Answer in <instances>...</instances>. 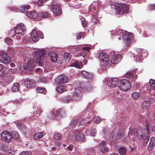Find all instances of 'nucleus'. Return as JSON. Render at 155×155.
I'll return each mask as SVG.
<instances>
[{
  "label": "nucleus",
  "mask_w": 155,
  "mask_h": 155,
  "mask_svg": "<svg viewBox=\"0 0 155 155\" xmlns=\"http://www.w3.org/2000/svg\"><path fill=\"white\" fill-rule=\"evenodd\" d=\"M82 63L81 62L76 61L72 64V66L78 68H80L82 67Z\"/></svg>",
  "instance_id": "nucleus-33"
},
{
  "label": "nucleus",
  "mask_w": 155,
  "mask_h": 155,
  "mask_svg": "<svg viewBox=\"0 0 155 155\" xmlns=\"http://www.w3.org/2000/svg\"><path fill=\"white\" fill-rule=\"evenodd\" d=\"M81 22L82 25L83 26L85 27L87 26V23L84 18H81Z\"/></svg>",
  "instance_id": "nucleus-49"
},
{
  "label": "nucleus",
  "mask_w": 155,
  "mask_h": 155,
  "mask_svg": "<svg viewBox=\"0 0 155 155\" xmlns=\"http://www.w3.org/2000/svg\"><path fill=\"white\" fill-rule=\"evenodd\" d=\"M116 78H111L110 80L108 81L107 84L108 86L111 87H115L118 83L117 81L116 80Z\"/></svg>",
  "instance_id": "nucleus-25"
},
{
  "label": "nucleus",
  "mask_w": 155,
  "mask_h": 155,
  "mask_svg": "<svg viewBox=\"0 0 155 155\" xmlns=\"http://www.w3.org/2000/svg\"><path fill=\"white\" fill-rule=\"evenodd\" d=\"M149 137L148 136H147L146 138L144 140L143 142V145L144 146H146L147 143L148 142L149 140Z\"/></svg>",
  "instance_id": "nucleus-51"
},
{
  "label": "nucleus",
  "mask_w": 155,
  "mask_h": 155,
  "mask_svg": "<svg viewBox=\"0 0 155 155\" xmlns=\"http://www.w3.org/2000/svg\"><path fill=\"white\" fill-rule=\"evenodd\" d=\"M80 48L79 47H77L76 48L73 47L71 48V50H72L73 51H77L80 50Z\"/></svg>",
  "instance_id": "nucleus-57"
},
{
  "label": "nucleus",
  "mask_w": 155,
  "mask_h": 155,
  "mask_svg": "<svg viewBox=\"0 0 155 155\" xmlns=\"http://www.w3.org/2000/svg\"><path fill=\"white\" fill-rule=\"evenodd\" d=\"M124 136L123 132L119 133L117 136V138L118 139H121Z\"/></svg>",
  "instance_id": "nucleus-54"
},
{
  "label": "nucleus",
  "mask_w": 155,
  "mask_h": 155,
  "mask_svg": "<svg viewBox=\"0 0 155 155\" xmlns=\"http://www.w3.org/2000/svg\"><path fill=\"white\" fill-rule=\"evenodd\" d=\"M39 15L41 17L44 18H48L49 16V14L47 12L40 13Z\"/></svg>",
  "instance_id": "nucleus-39"
},
{
  "label": "nucleus",
  "mask_w": 155,
  "mask_h": 155,
  "mask_svg": "<svg viewBox=\"0 0 155 155\" xmlns=\"http://www.w3.org/2000/svg\"><path fill=\"white\" fill-rule=\"evenodd\" d=\"M2 140L6 142H10L12 140V136L9 132L7 131H4L1 134Z\"/></svg>",
  "instance_id": "nucleus-11"
},
{
  "label": "nucleus",
  "mask_w": 155,
  "mask_h": 155,
  "mask_svg": "<svg viewBox=\"0 0 155 155\" xmlns=\"http://www.w3.org/2000/svg\"><path fill=\"white\" fill-rule=\"evenodd\" d=\"M45 89L44 88L38 87L37 88V91L38 93H42L45 91Z\"/></svg>",
  "instance_id": "nucleus-52"
},
{
  "label": "nucleus",
  "mask_w": 155,
  "mask_h": 155,
  "mask_svg": "<svg viewBox=\"0 0 155 155\" xmlns=\"http://www.w3.org/2000/svg\"><path fill=\"white\" fill-rule=\"evenodd\" d=\"M64 58L66 62H68L71 59V55L69 54H65Z\"/></svg>",
  "instance_id": "nucleus-43"
},
{
  "label": "nucleus",
  "mask_w": 155,
  "mask_h": 155,
  "mask_svg": "<svg viewBox=\"0 0 155 155\" xmlns=\"http://www.w3.org/2000/svg\"><path fill=\"white\" fill-rule=\"evenodd\" d=\"M44 136V134L42 132H40L35 134L33 136L34 140H38Z\"/></svg>",
  "instance_id": "nucleus-29"
},
{
  "label": "nucleus",
  "mask_w": 155,
  "mask_h": 155,
  "mask_svg": "<svg viewBox=\"0 0 155 155\" xmlns=\"http://www.w3.org/2000/svg\"><path fill=\"white\" fill-rule=\"evenodd\" d=\"M12 137L14 139L18 140L19 139V136L17 132H14L12 133Z\"/></svg>",
  "instance_id": "nucleus-48"
},
{
  "label": "nucleus",
  "mask_w": 155,
  "mask_h": 155,
  "mask_svg": "<svg viewBox=\"0 0 155 155\" xmlns=\"http://www.w3.org/2000/svg\"><path fill=\"white\" fill-rule=\"evenodd\" d=\"M88 121L86 118H81L78 119L77 120L74 121V120L72 121L71 122V124L72 127L75 126V125L79 123V124L81 125H85L87 124L88 122Z\"/></svg>",
  "instance_id": "nucleus-16"
},
{
  "label": "nucleus",
  "mask_w": 155,
  "mask_h": 155,
  "mask_svg": "<svg viewBox=\"0 0 155 155\" xmlns=\"http://www.w3.org/2000/svg\"><path fill=\"white\" fill-rule=\"evenodd\" d=\"M50 9L54 14V16H57L60 15L61 12L60 8L56 5H53L51 6Z\"/></svg>",
  "instance_id": "nucleus-17"
},
{
  "label": "nucleus",
  "mask_w": 155,
  "mask_h": 155,
  "mask_svg": "<svg viewBox=\"0 0 155 155\" xmlns=\"http://www.w3.org/2000/svg\"><path fill=\"white\" fill-rule=\"evenodd\" d=\"M101 120V119L98 118H97V119L95 120H94V122L98 124L100 122Z\"/></svg>",
  "instance_id": "nucleus-62"
},
{
  "label": "nucleus",
  "mask_w": 155,
  "mask_h": 155,
  "mask_svg": "<svg viewBox=\"0 0 155 155\" xmlns=\"http://www.w3.org/2000/svg\"><path fill=\"white\" fill-rule=\"evenodd\" d=\"M51 60L52 62H54L57 60V55L55 54H53L52 55L50 56Z\"/></svg>",
  "instance_id": "nucleus-41"
},
{
  "label": "nucleus",
  "mask_w": 155,
  "mask_h": 155,
  "mask_svg": "<svg viewBox=\"0 0 155 155\" xmlns=\"http://www.w3.org/2000/svg\"><path fill=\"white\" fill-rule=\"evenodd\" d=\"M139 131H138L137 132V135L139 138H144L145 136V134L144 131H143L142 132V133L139 132Z\"/></svg>",
  "instance_id": "nucleus-37"
},
{
  "label": "nucleus",
  "mask_w": 155,
  "mask_h": 155,
  "mask_svg": "<svg viewBox=\"0 0 155 155\" xmlns=\"http://www.w3.org/2000/svg\"><path fill=\"white\" fill-rule=\"evenodd\" d=\"M26 15L31 18H36L38 17L37 12L34 11L26 12Z\"/></svg>",
  "instance_id": "nucleus-24"
},
{
  "label": "nucleus",
  "mask_w": 155,
  "mask_h": 155,
  "mask_svg": "<svg viewBox=\"0 0 155 155\" xmlns=\"http://www.w3.org/2000/svg\"><path fill=\"white\" fill-rule=\"evenodd\" d=\"M72 100V99L69 97H67L64 98L63 101L65 102L68 103Z\"/></svg>",
  "instance_id": "nucleus-53"
},
{
  "label": "nucleus",
  "mask_w": 155,
  "mask_h": 155,
  "mask_svg": "<svg viewBox=\"0 0 155 155\" xmlns=\"http://www.w3.org/2000/svg\"><path fill=\"white\" fill-rule=\"evenodd\" d=\"M106 142L105 140H103L99 144V148L102 153H105L107 152L108 149L107 147L105 146Z\"/></svg>",
  "instance_id": "nucleus-22"
},
{
  "label": "nucleus",
  "mask_w": 155,
  "mask_h": 155,
  "mask_svg": "<svg viewBox=\"0 0 155 155\" xmlns=\"http://www.w3.org/2000/svg\"><path fill=\"white\" fill-rule=\"evenodd\" d=\"M99 58L102 65L107 66L109 62V58L108 55L104 52H102L99 54Z\"/></svg>",
  "instance_id": "nucleus-3"
},
{
  "label": "nucleus",
  "mask_w": 155,
  "mask_h": 155,
  "mask_svg": "<svg viewBox=\"0 0 155 155\" xmlns=\"http://www.w3.org/2000/svg\"><path fill=\"white\" fill-rule=\"evenodd\" d=\"M150 84L151 87L155 90V80L150 79Z\"/></svg>",
  "instance_id": "nucleus-42"
},
{
  "label": "nucleus",
  "mask_w": 155,
  "mask_h": 155,
  "mask_svg": "<svg viewBox=\"0 0 155 155\" xmlns=\"http://www.w3.org/2000/svg\"><path fill=\"white\" fill-rule=\"evenodd\" d=\"M45 54V51L42 49H38L35 51V61L38 64V65L41 66L42 65L43 61L45 58L44 54Z\"/></svg>",
  "instance_id": "nucleus-1"
},
{
  "label": "nucleus",
  "mask_w": 155,
  "mask_h": 155,
  "mask_svg": "<svg viewBox=\"0 0 155 155\" xmlns=\"http://www.w3.org/2000/svg\"><path fill=\"white\" fill-rule=\"evenodd\" d=\"M80 74L84 77L88 79H92L94 76L93 74L85 71H82L80 73Z\"/></svg>",
  "instance_id": "nucleus-21"
},
{
  "label": "nucleus",
  "mask_w": 155,
  "mask_h": 155,
  "mask_svg": "<svg viewBox=\"0 0 155 155\" xmlns=\"http://www.w3.org/2000/svg\"><path fill=\"white\" fill-rule=\"evenodd\" d=\"M73 149V146L72 145H69L67 147L68 150L70 151H71Z\"/></svg>",
  "instance_id": "nucleus-60"
},
{
  "label": "nucleus",
  "mask_w": 155,
  "mask_h": 155,
  "mask_svg": "<svg viewBox=\"0 0 155 155\" xmlns=\"http://www.w3.org/2000/svg\"><path fill=\"white\" fill-rule=\"evenodd\" d=\"M14 103L16 107L19 106L21 105L20 103L18 101H15V102H14Z\"/></svg>",
  "instance_id": "nucleus-63"
},
{
  "label": "nucleus",
  "mask_w": 155,
  "mask_h": 155,
  "mask_svg": "<svg viewBox=\"0 0 155 155\" xmlns=\"http://www.w3.org/2000/svg\"><path fill=\"white\" fill-rule=\"evenodd\" d=\"M81 88L78 87L75 89L73 93V98L75 101H78L81 99L82 97Z\"/></svg>",
  "instance_id": "nucleus-14"
},
{
  "label": "nucleus",
  "mask_w": 155,
  "mask_h": 155,
  "mask_svg": "<svg viewBox=\"0 0 155 155\" xmlns=\"http://www.w3.org/2000/svg\"><path fill=\"white\" fill-rule=\"evenodd\" d=\"M25 30V26L23 23H20L16 26L15 28L14 31L16 34L21 35Z\"/></svg>",
  "instance_id": "nucleus-12"
},
{
  "label": "nucleus",
  "mask_w": 155,
  "mask_h": 155,
  "mask_svg": "<svg viewBox=\"0 0 155 155\" xmlns=\"http://www.w3.org/2000/svg\"><path fill=\"white\" fill-rule=\"evenodd\" d=\"M143 51L141 49L138 48L137 49L136 53L137 57L136 59L138 60L139 62L142 61V60L143 59Z\"/></svg>",
  "instance_id": "nucleus-20"
},
{
  "label": "nucleus",
  "mask_w": 155,
  "mask_h": 155,
  "mask_svg": "<svg viewBox=\"0 0 155 155\" xmlns=\"http://www.w3.org/2000/svg\"><path fill=\"white\" fill-rule=\"evenodd\" d=\"M24 61L25 65L24 66L25 70H26V72H28V71L32 70L35 68V62L33 61L30 60L29 61L28 58V57H24Z\"/></svg>",
  "instance_id": "nucleus-2"
},
{
  "label": "nucleus",
  "mask_w": 155,
  "mask_h": 155,
  "mask_svg": "<svg viewBox=\"0 0 155 155\" xmlns=\"http://www.w3.org/2000/svg\"><path fill=\"white\" fill-rule=\"evenodd\" d=\"M122 35V38L124 41V43L127 46L129 45L132 40V36L130 33L125 32V34L123 33Z\"/></svg>",
  "instance_id": "nucleus-8"
},
{
  "label": "nucleus",
  "mask_w": 155,
  "mask_h": 155,
  "mask_svg": "<svg viewBox=\"0 0 155 155\" xmlns=\"http://www.w3.org/2000/svg\"><path fill=\"white\" fill-rule=\"evenodd\" d=\"M10 9L13 11L16 12L17 11L18 9V8L15 7V6L12 7H11V8H10Z\"/></svg>",
  "instance_id": "nucleus-58"
},
{
  "label": "nucleus",
  "mask_w": 155,
  "mask_h": 155,
  "mask_svg": "<svg viewBox=\"0 0 155 155\" xmlns=\"http://www.w3.org/2000/svg\"><path fill=\"white\" fill-rule=\"evenodd\" d=\"M20 155H32V153L30 151H23L20 153Z\"/></svg>",
  "instance_id": "nucleus-50"
},
{
  "label": "nucleus",
  "mask_w": 155,
  "mask_h": 155,
  "mask_svg": "<svg viewBox=\"0 0 155 155\" xmlns=\"http://www.w3.org/2000/svg\"><path fill=\"white\" fill-rule=\"evenodd\" d=\"M127 4L122 3L119 5L117 14H126L128 11L129 8Z\"/></svg>",
  "instance_id": "nucleus-9"
},
{
  "label": "nucleus",
  "mask_w": 155,
  "mask_h": 155,
  "mask_svg": "<svg viewBox=\"0 0 155 155\" xmlns=\"http://www.w3.org/2000/svg\"><path fill=\"white\" fill-rule=\"evenodd\" d=\"M118 151L120 155H125L127 152L126 148L124 147H121Z\"/></svg>",
  "instance_id": "nucleus-34"
},
{
  "label": "nucleus",
  "mask_w": 155,
  "mask_h": 155,
  "mask_svg": "<svg viewBox=\"0 0 155 155\" xmlns=\"http://www.w3.org/2000/svg\"><path fill=\"white\" fill-rule=\"evenodd\" d=\"M54 138L56 140H59L61 138V135L59 133L55 134L54 135Z\"/></svg>",
  "instance_id": "nucleus-38"
},
{
  "label": "nucleus",
  "mask_w": 155,
  "mask_h": 155,
  "mask_svg": "<svg viewBox=\"0 0 155 155\" xmlns=\"http://www.w3.org/2000/svg\"><path fill=\"white\" fill-rule=\"evenodd\" d=\"M134 72L133 71H129L127 73L126 76L129 78H136L137 77V75H134Z\"/></svg>",
  "instance_id": "nucleus-32"
},
{
  "label": "nucleus",
  "mask_w": 155,
  "mask_h": 155,
  "mask_svg": "<svg viewBox=\"0 0 155 155\" xmlns=\"http://www.w3.org/2000/svg\"><path fill=\"white\" fill-rule=\"evenodd\" d=\"M68 81V78L66 76L61 75L58 76L56 80V83L58 85H64Z\"/></svg>",
  "instance_id": "nucleus-13"
},
{
  "label": "nucleus",
  "mask_w": 155,
  "mask_h": 155,
  "mask_svg": "<svg viewBox=\"0 0 155 155\" xmlns=\"http://www.w3.org/2000/svg\"><path fill=\"white\" fill-rule=\"evenodd\" d=\"M131 95L132 97L134 98V100L138 99L140 97L139 93L137 92H135L132 93Z\"/></svg>",
  "instance_id": "nucleus-40"
},
{
  "label": "nucleus",
  "mask_w": 155,
  "mask_h": 155,
  "mask_svg": "<svg viewBox=\"0 0 155 155\" xmlns=\"http://www.w3.org/2000/svg\"><path fill=\"white\" fill-rule=\"evenodd\" d=\"M83 35V33L80 32L76 35L77 38L80 39L81 38L82 36Z\"/></svg>",
  "instance_id": "nucleus-55"
},
{
  "label": "nucleus",
  "mask_w": 155,
  "mask_h": 155,
  "mask_svg": "<svg viewBox=\"0 0 155 155\" xmlns=\"http://www.w3.org/2000/svg\"><path fill=\"white\" fill-rule=\"evenodd\" d=\"M5 43H7L9 45H11L13 43L12 40L10 38H6L5 41Z\"/></svg>",
  "instance_id": "nucleus-47"
},
{
  "label": "nucleus",
  "mask_w": 155,
  "mask_h": 155,
  "mask_svg": "<svg viewBox=\"0 0 155 155\" xmlns=\"http://www.w3.org/2000/svg\"><path fill=\"white\" fill-rule=\"evenodd\" d=\"M52 114L53 116L52 117L57 120H59L61 117H64L65 115V111L62 109H61L54 111L52 112Z\"/></svg>",
  "instance_id": "nucleus-6"
},
{
  "label": "nucleus",
  "mask_w": 155,
  "mask_h": 155,
  "mask_svg": "<svg viewBox=\"0 0 155 155\" xmlns=\"http://www.w3.org/2000/svg\"><path fill=\"white\" fill-rule=\"evenodd\" d=\"M41 32L40 31H38L35 29L32 30L31 34V38L32 39L34 42L38 41V40L39 35Z\"/></svg>",
  "instance_id": "nucleus-19"
},
{
  "label": "nucleus",
  "mask_w": 155,
  "mask_h": 155,
  "mask_svg": "<svg viewBox=\"0 0 155 155\" xmlns=\"http://www.w3.org/2000/svg\"><path fill=\"white\" fill-rule=\"evenodd\" d=\"M12 69V68L10 69L8 68V67L4 68V70L3 71V74H6L8 73H12V72L14 73L15 72V71H14L12 72L11 71Z\"/></svg>",
  "instance_id": "nucleus-36"
},
{
  "label": "nucleus",
  "mask_w": 155,
  "mask_h": 155,
  "mask_svg": "<svg viewBox=\"0 0 155 155\" xmlns=\"http://www.w3.org/2000/svg\"><path fill=\"white\" fill-rule=\"evenodd\" d=\"M150 103L147 101H145L143 102L142 104V108L144 109H146L149 106Z\"/></svg>",
  "instance_id": "nucleus-35"
},
{
  "label": "nucleus",
  "mask_w": 155,
  "mask_h": 155,
  "mask_svg": "<svg viewBox=\"0 0 155 155\" xmlns=\"http://www.w3.org/2000/svg\"><path fill=\"white\" fill-rule=\"evenodd\" d=\"M67 86L65 85H59L57 88V91L59 93H62L68 90Z\"/></svg>",
  "instance_id": "nucleus-27"
},
{
  "label": "nucleus",
  "mask_w": 155,
  "mask_h": 155,
  "mask_svg": "<svg viewBox=\"0 0 155 155\" xmlns=\"http://www.w3.org/2000/svg\"><path fill=\"white\" fill-rule=\"evenodd\" d=\"M42 110L40 108L38 107L35 113V115L38 116L42 112Z\"/></svg>",
  "instance_id": "nucleus-46"
},
{
  "label": "nucleus",
  "mask_w": 155,
  "mask_h": 155,
  "mask_svg": "<svg viewBox=\"0 0 155 155\" xmlns=\"http://www.w3.org/2000/svg\"><path fill=\"white\" fill-rule=\"evenodd\" d=\"M31 8L30 6L29 5H24L21 6L19 8L20 11L22 12L25 14L26 15V10H28Z\"/></svg>",
  "instance_id": "nucleus-26"
},
{
  "label": "nucleus",
  "mask_w": 155,
  "mask_h": 155,
  "mask_svg": "<svg viewBox=\"0 0 155 155\" xmlns=\"http://www.w3.org/2000/svg\"><path fill=\"white\" fill-rule=\"evenodd\" d=\"M119 5L118 3L114 2H113L110 3V6L112 9H115L116 11V13H117V12L118 11V8L119 7Z\"/></svg>",
  "instance_id": "nucleus-30"
},
{
  "label": "nucleus",
  "mask_w": 155,
  "mask_h": 155,
  "mask_svg": "<svg viewBox=\"0 0 155 155\" xmlns=\"http://www.w3.org/2000/svg\"><path fill=\"white\" fill-rule=\"evenodd\" d=\"M19 85L20 84H19L18 83H14L12 88V91L16 92L18 91Z\"/></svg>",
  "instance_id": "nucleus-31"
},
{
  "label": "nucleus",
  "mask_w": 155,
  "mask_h": 155,
  "mask_svg": "<svg viewBox=\"0 0 155 155\" xmlns=\"http://www.w3.org/2000/svg\"><path fill=\"white\" fill-rule=\"evenodd\" d=\"M38 3L39 5H41L43 4V1L42 0H39L38 2Z\"/></svg>",
  "instance_id": "nucleus-64"
},
{
  "label": "nucleus",
  "mask_w": 155,
  "mask_h": 155,
  "mask_svg": "<svg viewBox=\"0 0 155 155\" xmlns=\"http://www.w3.org/2000/svg\"><path fill=\"white\" fill-rule=\"evenodd\" d=\"M14 79V77L12 75L5 76L3 78L4 81L8 84L11 83Z\"/></svg>",
  "instance_id": "nucleus-28"
},
{
  "label": "nucleus",
  "mask_w": 155,
  "mask_h": 155,
  "mask_svg": "<svg viewBox=\"0 0 155 155\" xmlns=\"http://www.w3.org/2000/svg\"><path fill=\"white\" fill-rule=\"evenodd\" d=\"M90 48L87 46H85L84 47H82L83 50H86V51H88L90 49Z\"/></svg>",
  "instance_id": "nucleus-59"
},
{
  "label": "nucleus",
  "mask_w": 155,
  "mask_h": 155,
  "mask_svg": "<svg viewBox=\"0 0 155 155\" xmlns=\"http://www.w3.org/2000/svg\"><path fill=\"white\" fill-rule=\"evenodd\" d=\"M11 60L10 57L5 53H2L0 54V62L4 64L9 63Z\"/></svg>",
  "instance_id": "nucleus-15"
},
{
  "label": "nucleus",
  "mask_w": 155,
  "mask_h": 155,
  "mask_svg": "<svg viewBox=\"0 0 155 155\" xmlns=\"http://www.w3.org/2000/svg\"><path fill=\"white\" fill-rule=\"evenodd\" d=\"M155 146V138L152 137L151 138L149 143V144L147 149L149 151L152 150Z\"/></svg>",
  "instance_id": "nucleus-23"
},
{
  "label": "nucleus",
  "mask_w": 155,
  "mask_h": 155,
  "mask_svg": "<svg viewBox=\"0 0 155 155\" xmlns=\"http://www.w3.org/2000/svg\"><path fill=\"white\" fill-rule=\"evenodd\" d=\"M24 84L27 88H31L35 86V81L30 78H27L25 79Z\"/></svg>",
  "instance_id": "nucleus-18"
},
{
  "label": "nucleus",
  "mask_w": 155,
  "mask_h": 155,
  "mask_svg": "<svg viewBox=\"0 0 155 155\" xmlns=\"http://www.w3.org/2000/svg\"><path fill=\"white\" fill-rule=\"evenodd\" d=\"M110 53L113 55L110 60L111 63L112 64H117L122 60V56L120 54H116V52L114 51H111Z\"/></svg>",
  "instance_id": "nucleus-7"
},
{
  "label": "nucleus",
  "mask_w": 155,
  "mask_h": 155,
  "mask_svg": "<svg viewBox=\"0 0 155 155\" xmlns=\"http://www.w3.org/2000/svg\"><path fill=\"white\" fill-rule=\"evenodd\" d=\"M90 135L92 137H95L97 133V130L95 129H92L91 130Z\"/></svg>",
  "instance_id": "nucleus-45"
},
{
  "label": "nucleus",
  "mask_w": 155,
  "mask_h": 155,
  "mask_svg": "<svg viewBox=\"0 0 155 155\" xmlns=\"http://www.w3.org/2000/svg\"><path fill=\"white\" fill-rule=\"evenodd\" d=\"M78 130H72V132H70L69 134V136L70 137L74 139H76L78 141H81L83 140L85 138V136L82 134L79 133L76 135Z\"/></svg>",
  "instance_id": "nucleus-4"
},
{
  "label": "nucleus",
  "mask_w": 155,
  "mask_h": 155,
  "mask_svg": "<svg viewBox=\"0 0 155 155\" xmlns=\"http://www.w3.org/2000/svg\"><path fill=\"white\" fill-rule=\"evenodd\" d=\"M86 54L87 52L86 51H81L76 55V56L79 57L82 56L84 58L86 56Z\"/></svg>",
  "instance_id": "nucleus-44"
},
{
  "label": "nucleus",
  "mask_w": 155,
  "mask_h": 155,
  "mask_svg": "<svg viewBox=\"0 0 155 155\" xmlns=\"http://www.w3.org/2000/svg\"><path fill=\"white\" fill-rule=\"evenodd\" d=\"M149 101L151 104H153L155 102V100L152 97H150L149 99Z\"/></svg>",
  "instance_id": "nucleus-61"
},
{
  "label": "nucleus",
  "mask_w": 155,
  "mask_h": 155,
  "mask_svg": "<svg viewBox=\"0 0 155 155\" xmlns=\"http://www.w3.org/2000/svg\"><path fill=\"white\" fill-rule=\"evenodd\" d=\"M131 86L129 81L126 79H123L120 81L119 86L121 90L126 91L130 89Z\"/></svg>",
  "instance_id": "nucleus-5"
},
{
  "label": "nucleus",
  "mask_w": 155,
  "mask_h": 155,
  "mask_svg": "<svg viewBox=\"0 0 155 155\" xmlns=\"http://www.w3.org/2000/svg\"><path fill=\"white\" fill-rule=\"evenodd\" d=\"M103 130L104 134L105 139L108 140H111L115 134V132L113 130L110 131L107 134V132L108 131V129L107 128L104 129Z\"/></svg>",
  "instance_id": "nucleus-10"
},
{
  "label": "nucleus",
  "mask_w": 155,
  "mask_h": 155,
  "mask_svg": "<svg viewBox=\"0 0 155 155\" xmlns=\"http://www.w3.org/2000/svg\"><path fill=\"white\" fill-rule=\"evenodd\" d=\"M6 151L5 150H3L2 148H0V155H4Z\"/></svg>",
  "instance_id": "nucleus-56"
}]
</instances>
